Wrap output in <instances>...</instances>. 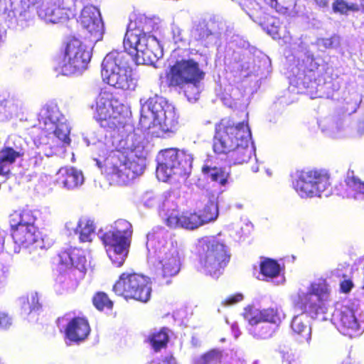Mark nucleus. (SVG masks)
Segmentation results:
<instances>
[{
	"instance_id": "e2e57ef3",
	"label": "nucleus",
	"mask_w": 364,
	"mask_h": 364,
	"mask_svg": "<svg viewBox=\"0 0 364 364\" xmlns=\"http://www.w3.org/2000/svg\"><path fill=\"white\" fill-rule=\"evenodd\" d=\"M358 132L360 135L364 133V117L361 118L358 124Z\"/></svg>"
},
{
	"instance_id": "13d9d810",
	"label": "nucleus",
	"mask_w": 364,
	"mask_h": 364,
	"mask_svg": "<svg viewBox=\"0 0 364 364\" xmlns=\"http://www.w3.org/2000/svg\"><path fill=\"white\" fill-rule=\"evenodd\" d=\"M278 23H279V21L274 19L273 22L272 23V28L271 29L268 28V33L270 35H272L274 38H276L277 37H280L279 36V28L277 26Z\"/></svg>"
},
{
	"instance_id": "2eb2a0df",
	"label": "nucleus",
	"mask_w": 364,
	"mask_h": 364,
	"mask_svg": "<svg viewBox=\"0 0 364 364\" xmlns=\"http://www.w3.org/2000/svg\"><path fill=\"white\" fill-rule=\"evenodd\" d=\"M91 108L95 109L94 118L102 127L114 129L124 124L127 108L112 93L100 92Z\"/></svg>"
},
{
	"instance_id": "dca6fc26",
	"label": "nucleus",
	"mask_w": 364,
	"mask_h": 364,
	"mask_svg": "<svg viewBox=\"0 0 364 364\" xmlns=\"http://www.w3.org/2000/svg\"><path fill=\"white\" fill-rule=\"evenodd\" d=\"M90 59L89 48L79 39L73 38L66 44L63 57L58 61V69L64 75L81 74L87 69Z\"/></svg>"
},
{
	"instance_id": "4468645a",
	"label": "nucleus",
	"mask_w": 364,
	"mask_h": 364,
	"mask_svg": "<svg viewBox=\"0 0 364 364\" xmlns=\"http://www.w3.org/2000/svg\"><path fill=\"white\" fill-rule=\"evenodd\" d=\"M243 316L250 324L249 331L255 338L267 339L270 338L276 326L280 323L283 313L278 308L259 310L253 306L244 309Z\"/></svg>"
},
{
	"instance_id": "79ce46f5",
	"label": "nucleus",
	"mask_w": 364,
	"mask_h": 364,
	"mask_svg": "<svg viewBox=\"0 0 364 364\" xmlns=\"http://www.w3.org/2000/svg\"><path fill=\"white\" fill-rule=\"evenodd\" d=\"M80 228H79L78 231L79 240L82 242L92 241L93 237H95V229L93 221L86 218H81L80 219Z\"/></svg>"
},
{
	"instance_id": "680f3d73",
	"label": "nucleus",
	"mask_w": 364,
	"mask_h": 364,
	"mask_svg": "<svg viewBox=\"0 0 364 364\" xmlns=\"http://www.w3.org/2000/svg\"><path fill=\"white\" fill-rule=\"evenodd\" d=\"M232 333H233L235 338H238L240 335V331L237 323H233L231 325Z\"/></svg>"
},
{
	"instance_id": "bb28decb",
	"label": "nucleus",
	"mask_w": 364,
	"mask_h": 364,
	"mask_svg": "<svg viewBox=\"0 0 364 364\" xmlns=\"http://www.w3.org/2000/svg\"><path fill=\"white\" fill-rule=\"evenodd\" d=\"M320 127L322 132L332 139H346L353 136L348 124L341 117L326 119L320 124Z\"/></svg>"
},
{
	"instance_id": "423d86ee",
	"label": "nucleus",
	"mask_w": 364,
	"mask_h": 364,
	"mask_svg": "<svg viewBox=\"0 0 364 364\" xmlns=\"http://www.w3.org/2000/svg\"><path fill=\"white\" fill-rule=\"evenodd\" d=\"M294 57L297 58V64L291 69L289 83L291 92L296 88L297 93H303L307 89L317 90L320 77L323 74L322 60L314 58L309 50L307 46L302 42L298 45V50Z\"/></svg>"
},
{
	"instance_id": "412c9836",
	"label": "nucleus",
	"mask_w": 364,
	"mask_h": 364,
	"mask_svg": "<svg viewBox=\"0 0 364 364\" xmlns=\"http://www.w3.org/2000/svg\"><path fill=\"white\" fill-rule=\"evenodd\" d=\"M25 151V140L19 136H9L0 149V176L9 178L14 164L24 156Z\"/></svg>"
},
{
	"instance_id": "393cba45",
	"label": "nucleus",
	"mask_w": 364,
	"mask_h": 364,
	"mask_svg": "<svg viewBox=\"0 0 364 364\" xmlns=\"http://www.w3.org/2000/svg\"><path fill=\"white\" fill-rule=\"evenodd\" d=\"M256 278L261 281L271 282L274 285L283 284L285 281L284 268L277 260L264 258L259 263V272Z\"/></svg>"
},
{
	"instance_id": "6e6552de",
	"label": "nucleus",
	"mask_w": 364,
	"mask_h": 364,
	"mask_svg": "<svg viewBox=\"0 0 364 364\" xmlns=\"http://www.w3.org/2000/svg\"><path fill=\"white\" fill-rule=\"evenodd\" d=\"M205 73L199 68L198 63L192 60H178L170 68L167 73L168 86L183 90L190 102H196L201 92V80Z\"/></svg>"
},
{
	"instance_id": "b1692460",
	"label": "nucleus",
	"mask_w": 364,
	"mask_h": 364,
	"mask_svg": "<svg viewBox=\"0 0 364 364\" xmlns=\"http://www.w3.org/2000/svg\"><path fill=\"white\" fill-rule=\"evenodd\" d=\"M65 316L61 321H66L65 329V337L70 343H78L85 341L90 332V327L87 320L85 317L70 318Z\"/></svg>"
},
{
	"instance_id": "603ef678",
	"label": "nucleus",
	"mask_w": 364,
	"mask_h": 364,
	"mask_svg": "<svg viewBox=\"0 0 364 364\" xmlns=\"http://www.w3.org/2000/svg\"><path fill=\"white\" fill-rule=\"evenodd\" d=\"M340 43V38L338 36H333L331 38H318L316 44L319 48H331L337 47Z\"/></svg>"
},
{
	"instance_id": "69168bd1",
	"label": "nucleus",
	"mask_w": 364,
	"mask_h": 364,
	"mask_svg": "<svg viewBox=\"0 0 364 364\" xmlns=\"http://www.w3.org/2000/svg\"><path fill=\"white\" fill-rule=\"evenodd\" d=\"M4 236L2 232H0V252L4 250Z\"/></svg>"
},
{
	"instance_id": "4d7b16f0",
	"label": "nucleus",
	"mask_w": 364,
	"mask_h": 364,
	"mask_svg": "<svg viewBox=\"0 0 364 364\" xmlns=\"http://www.w3.org/2000/svg\"><path fill=\"white\" fill-rule=\"evenodd\" d=\"M9 274V266L0 263V287H1L6 281Z\"/></svg>"
},
{
	"instance_id": "3c124183",
	"label": "nucleus",
	"mask_w": 364,
	"mask_h": 364,
	"mask_svg": "<svg viewBox=\"0 0 364 364\" xmlns=\"http://www.w3.org/2000/svg\"><path fill=\"white\" fill-rule=\"evenodd\" d=\"M264 2L277 11L282 12L288 9L294 4V0H264Z\"/></svg>"
},
{
	"instance_id": "f704fd0d",
	"label": "nucleus",
	"mask_w": 364,
	"mask_h": 364,
	"mask_svg": "<svg viewBox=\"0 0 364 364\" xmlns=\"http://www.w3.org/2000/svg\"><path fill=\"white\" fill-rule=\"evenodd\" d=\"M225 189H220L218 193L206 190L205 196L208 198V202L205 204L202 213L200 215L201 220L204 224L215 221L218 216V200L219 195L222 193Z\"/></svg>"
},
{
	"instance_id": "5701e85b",
	"label": "nucleus",
	"mask_w": 364,
	"mask_h": 364,
	"mask_svg": "<svg viewBox=\"0 0 364 364\" xmlns=\"http://www.w3.org/2000/svg\"><path fill=\"white\" fill-rule=\"evenodd\" d=\"M79 22L87 32V37L91 42L97 43L102 39L104 23L97 8L93 6H85L79 16Z\"/></svg>"
},
{
	"instance_id": "c9c22d12",
	"label": "nucleus",
	"mask_w": 364,
	"mask_h": 364,
	"mask_svg": "<svg viewBox=\"0 0 364 364\" xmlns=\"http://www.w3.org/2000/svg\"><path fill=\"white\" fill-rule=\"evenodd\" d=\"M202 173L205 179L219 184L221 188L225 187L228 183L229 173L223 168L212 166L208 162L203 166Z\"/></svg>"
},
{
	"instance_id": "9d476101",
	"label": "nucleus",
	"mask_w": 364,
	"mask_h": 364,
	"mask_svg": "<svg viewBox=\"0 0 364 364\" xmlns=\"http://www.w3.org/2000/svg\"><path fill=\"white\" fill-rule=\"evenodd\" d=\"M197 254L205 274L218 278L230 261L228 247L216 236H205L198 240Z\"/></svg>"
},
{
	"instance_id": "a19ab883",
	"label": "nucleus",
	"mask_w": 364,
	"mask_h": 364,
	"mask_svg": "<svg viewBox=\"0 0 364 364\" xmlns=\"http://www.w3.org/2000/svg\"><path fill=\"white\" fill-rule=\"evenodd\" d=\"M21 314L23 316L34 317L41 309L38 297H21Z\"/></svg>"
},
{
	"instance_id": "7c9ffc66",
	"label": "nucleus",
	"mask_w": 364,
	"mask_h": 364,
	"mask_svg": "<svg viewBox=\"0 0 364 364\" xmlns=\"http://www.w3.org/2000/svg\"><path fill=\"white\" fill-rule=\"evenodd\" d=\"M216 23L213 21H200L196 24L191 32L193 38L200 41L205 46L216 43L219 32L215 29Z\"/></svg>"
},
{
	"instance_id": "9b49d317",
	"label": "nucleus",
	"mask_w": 364,
	"mask_h": 364,
	"mask_svg": "<svg viewBox=\"0 0 364 364\" xmlns=\"http://www.w3.org/2000/svg\"><path fill=\"white\" fill-rule=\"evenodd\" d=\"M133 230L132 224L126 220L119 219L109 230L101 235L107 256L112 263L121 267L129 254Z\"/></svg>"
},
{
	"instance_id": "a18cd8bd",
	"label": "nucleus",
	"mask_w": 364,
	"mask_h": 364,
	"mask_svg": "<svg viewBox=\"0 0 364 364\" xmlns=\"http://www.w3.org/2000/svg\"><path fill=\"white\" fill-rule=\"evenodd\" d=\"M107 134L102 129L90 130L82 134L83 141L90 147V150L102 139H105Z\"/></svg>"
},
{
	"instance_id": "2f4dec72",
	"label": "nucleus",
	"mask_w": 364,
	"mask_h": 364,
	"mask_svg": "<svg viewBox=\"0 0 364 364\" xmlns=\"http://www.w3.org/2000/svg\"><path fill=\"white\" fill-rule=\"evenodd\" d=\"M343 190L341 195L343 198L353 199L358 202H364V182L353 175V172H348L344 183L341 184Z\"/></svg>"
},
{
	"instance_id": "4c0bfd02",
	"label": "nucleus",
	"mask_w": 364,
	"mask_h": 364,
	"mask_svg": "<svg viewBox=\"0 0 364 364\" xmlns=\"http://www.w3.org/2000/svg\"><path fill=\"white\" fill-rule=\"evenodd\" d=\"M36 216L29 210H24L21 212H14L9 216V223L11 230L17 229L18 227L29 228L36 226Z\"/></svg>"
},
{
	"instance_id": "de8ad7c7",
	"label": "nucleus",
	"mask_w": 364,
	"mask_h": 364,
	"mask_svg": "<svg viewBox=\"0 0 364 364\" xmlns=\"http://www.w3.org/2000/svg\"><path fill=\"white\" fill-rule=\"evenodd\" d=\"M242 9L247 13V14L255 21L254 16L258 14L261 8L257 2L254 0H247L241 4Z\"/></svg>"
},
{
	"instance_id": "a211bd4d",
	"label": "nucleus",
	"mask_w": 364,
	"mask_h": 364,
	"mask_svg": "<svg viewBox=\"0 0 364 364\" xmlns=\"http://www.w3.org/2000/svg\"><path fill=\"white\" fill-rule=\"evenodd\" d=\"M157 200L161 203L159 205L161 214H163L166 224L170 228L195 230L203 225L200 215L196 213L184 212L180 214L169 193H164Z\"/></svg>"
},
{
	"instance_id": "6ab92c4d",
	"label": "nucleus",
	"mask_w": 364,
	"mask_h": 364,
	"mask_svg": "<svg viewBox=\"0 0 364 364\" xmlns=\"http://www.w3.org/2000/svg\"><path fill=\"white\" fill-rule=\"evenodd\" d=\"M250 132L247 124L238 123L234 126L229 121L222 120L216 126L213 150L218 154H229L242 139L243 132Z\"/></svg>"
},
{
	"instance_id": "774afa93",
	"label": "nucleus",
	"mask_w": 364,
	"mask_h": 364,
	"mask_svg": "<svg viewBox=\"0 0 364 364\" xmlns=\"http://www.w3.org/2000/svg\"><path fill=\"white\" fill-rule=\"evenodd\" d=\"M191 342H192L193 346H198L199 343H200L198 339L197 338H196L195 336L192 337Z\"/></svg>"
},
{
	"instance_id": "c03bdc74",
	"label": "nucleus",
	"mask_w": 364,
	"mask_h": 364,
	"mask_svg": "<svg viewBox=\"0 0 364 364\" xmlns=\"http://www.w3.org/2000/svg\"><path fill=\"white\" fill-rule=\"evenodd\" d=\"M48 132H51L60 141L62 145L68 144L70 143V127L66 123V119L55 124L53 129H46Z\"/></svg>"
},
{
	"instance_id": "c85d7f7f",
	"label": "nucleus",
	"mask_w": 364,
	"mask_h": 364,
	"mask_svg": "<svg viewBox=\"0 0 364 364\" xmlns=\"http://www.w3.org/2000/svg\"><path fill=\"white\" fill-rule=\"evenodd\" d=\"M251 132H245L239 144L228 154L230 161L233 164H242L248 162L252 154L255 155V148L250 146Z\"/></svg>"
},
{
	"instance_id": "aec40b11",
	"label": "nucleus",
	"mask_w": 364,
	"mask_h": 364,
	"mask_svg": "<svg viewBox=\"0 0 364 364\" xmlns=\"http://www.w3.org/2000/svg\"><path fill=\"white\" fill-rule=\"evenodd\" d=\"M117 296H151L150 278L139 274L123 273L113 286Z\"/></svg>"
},
{
	"instance_id": "0eeeda50",
	"label": "nucleus",
	"mask_w": 364,
	"mask_h": 364,
	"mask_svg": "<svg viewBox=\"0 0 364 364\" xmlns=\"http://www.w3.org/2000/svg\"><path fill=\"white\" fill-rule=\"evenodd\" d=\"M327 297H297L295 309L301 313L293 317L291 322L292 331L299 336L300 342L309 343L311 338L310 319L326 321L329 319L332 308Z\"/></svg>"
},
{
	"instance_id": "f8f14e48",
	"label": "nucleus",
	"mask_w": 364,
	"mask_h": 364,
	"mask_svg": "<svg viewBox=\"0 0 364 364\" xmlns=\"http://www.w3.org/2000/svg\"><path fill=\"white\" fill-rule=\"evenodd\" d=\"M58 257L57 282L68 289L76 288L86 272L87 259L85 251L70 247L62 251Z\"/></svg>"
},
{
	"instance_id": "8fccbe9b",
	"label": "nucleus",
	"mask_w": 364,
	"mask_h": 364,
	"mask_svg": "<svg viewBox=\"0 0 364 364\" xmlns=\"http://www.w3.org/2000/svg\"><path fill=\"white\" fill-rule=\"evenodd\" d=\"M92 303L99 311H110L113 306V302L109 297H93Z\"/></svg>"
},
{
	"instance_id": "473e14b6",
	"label": "nucleus",
	"mask_w": 364,
	"mask_h": 364,
	"mask_svg": "<svg viewBox=\"0 0 364 364\" xmlns=\"http://www.w3.org/2000/svg\"><path fill=\"white\" fill-rule=\"evenodd\" d=\"M65 118L61 114L56 103L50 102L41 109L38 120L42 129H53L55 124L63 122Z\"/></svg>"
},
{
	"instance_id": "6e6d98bb",
	"label": "nucleus",
	"mask_w": 364,
	"mask_h": 364,
	"mask_svg": "<svg viewBox=\"0 0 364 364\" xmlns=\"http://www.w3.org/2000/svg\"><path fill=\"white\" fill-rule=\"evenodd\" d=\"M79 228H80V220L77 222L68 221L65 223V229L70 235H78Z\"/></svg>"
},
{
	"instance_id": "ea45409f",
	"label": "nucleus",
	"mask_w": 364,
	"mask_h": 364,
	"mask_svg": "<svg viewBox=\"0 0 364 364\" xmlns=\"http://www.w3.org/2000/svg\"><path fill=\"white\" fill-rule=\"evenodd\" d=\"M316 4L321 7L328 5L332 1V8L334 12L340 14H346L348 11H356L358 9L357 4L348 1V0H315Z\"/></svg>"
},
{
	"instance_id": "39448f33",
	"label": "nucleus",
	"mask_w": 364,
	"mask_h": 364,
	"mask_svg": "<svg viewBox=\"0 0 364 364\" xmlns=\"http://www.w3.org/2000/svg\"><path fill=\"white\" fill-rule=\"evenodd\" d=\"M125 50H112L109 53L102 63V77L104 82L116 89L134 90L137 80L133 76L130 65L131 60L136 62V53L133 48L125 47Z\"/></svg>"
},
{
	"instance_id": "ddd939ff",
	"label": "nucleus",
	"mask_w": 364,
	"mask_h": 364,
	"mask_svg": "<svg viewBox=\"0 0 364 364\" xmlns=\"http://www.w3.org/2000/svg\"><path fill=\"white\" fill-rule=\"evenodd\" d=\"M334 316L342 334L350 338L360 336L364 331V297H346Z\"/></svg>"
},
{
	"instance_id": "1a4fd4ad",
	"label": "nucleus",
	"mask_w": 364,
	"mask_h": 364,
	"mask_svg": "<svg viewBox=\"0 0 364 364\" xmlns=\"http://www.w3.org/2000/svg\"><path fill=\"white\" fill-rule=\"evenodd\" d=\"M193 155L186 150L168 149L157 156L156 177L164 182H180L192 171Z\"/></svg>"
},
{
	"instance_id": "864d4df0",
	"label": "nucleus",
	"mask_w": 364,
	"mask_h": 364,
	"mask_svg": "<svg viewBox=\"0 0 364 364\" xmlns=\"http://www.w3.org/2000/svg\"><path fill=\"white\" fill-rule=\"evenodd\" d=\"M14 318L9 313L0 311V331H6L13 325Z\"/></svg>"
},
{
	"instance_id": "f03ea898",
	"label": "nucleus",
	"mask_w": 364,
	"mask_h": 364,
	"mask_svg": "<svg viewBox=\"0 0 364 364\" xmlns=\"http://www.w3.org/2000/svg\"><path fill=\"white\" fill-rule=\"evenodd\" d=\"M159 23L154 18H140L129 23L124 36L125 47L133 48L136 53V64L154 65L164 55V48L176 47L169 30L162 39L156 35Z\"/></svg>"
},
{
	"instance_id": "37998d69",
	"label": "nucleus",
	"mask_w": 364,
	"mask_h": 364,
	"mask_svg": "<svg viewBox=\"0 0 364 364\" xmlns=\"http://www.w3.org/2000/svg\"><path fill=\"white\" fill-rule=\"evenodd\" d=\"M223 352L219 349H212L196 358L194 364H221Z\"/></svg>"
},
{
	"instance_id": "cd10ccee",
	"label": "nucleus",
	"mask_w": 364,
	"mask_h": 364,
	"mask_svg": "<svg viewBox=\"0 0 364 364\" xmlns=\"http://www.w3.org/2000/svg\"><path fill=\"white\" fill-rule=\"evenodd\" d=\"M36 0H0V10L5 18L12 21L19 17H26L27 11Z\"/></svg>"
},
{
	"instance_id": "5fc2aeb1",
	"label": "nucleus",
	"mask_w": 364,
	"mask_h": 364,
	"mask_svg": "<svg viewBox=\"0 0 364 364\" xmlns=\"http://www.w3.org/2000/svg\"><path fill=\"white\" fill-rule=\"evenodd\" d=\"M353 287L354 284L350 279H345L340 282L339 292L345 294H349Z\"/></svg>"
},
{
	"instance_id": "e433bc0d",
	"label": "nucleus",
	"mask_w": 364,
	"mask_h": 364,
	"mask_svg": "<svg viewBox=\"0 0 364 364\" xmlns=\"http://www.w3.org/2000/svg\"><path fill=\"white\" fill-rule=\"evenodd\" d=\"M23 103L17 99L10 98L0 102V120L6 121L22 111Z\"/></svg>"
},
{
	"instance_id": "bf43d9fd",
	"label": "nucleus",
	"mask_w": 364,
	"mask_h": 364,
	"mask_svg": "<svg viewBox=\"0 0 364 364\" xmlns=\"http://www.w3.org/2000/svg\"><path fill=\"white\" fill-rule=\"evenodd\" d=\"M243 297H228L227 299H225L224 301H223V305L225 306H231L235 304H237V302L240 301Z\"/></svg>"
},
{
	"instance_id": "a878e982",
	"label": "nucleus",
	"mask_w": 364,
	"mask_h": 364,
	"mask_svg": "<svg viewBox=\"0 0 364 364\" xmlns=\"http://www.w3.org/2000/svg\"><path fill=\"white\" fill-rule=\"evenodd\" d=\"M38 16L46 23H58L69 18L68 10L57 4L55 1H43L38 8Z\"/></svg>"
},
{
	"instance_id": "09e8293b",
	"label": "nucleus",
	"mask_w": 364,
	"mask_h": 364,
	"mask_svg": "<svg viewBox=\"0 0 364 364\" xmlns=\"http://www.w3.org/2000/svg\"><path fill=\"white\" fill-rule=\"evenodd\" d=\"M169 31L172 36V41H174V45L176 46V47L173 48L174 50L185 44L182 30L178 26L172 24Z\"/></svg>"
},
{
	"instance_id": "052dcab7",
	"label": "nucleus",
	"mask_w": 364,
	"mask_h": 364,
	"mask_svg": "<svg viewBox=\"0 0 364 364\" xmlns=\"http://www.w3.org/2000/svg\"><path fill=\"white\" fill-rule=\"evenodd\" d=\"M62 148H63V146H58L57 147H52V148H50V149L48 151H45V155L48 157L55 155V154H57L58 150L61 149Z\"/></svg>"
},
{
	"instance_id": "4be33fe9",
	"label": "nucleus",
	"mask_w": 364,
	"mask_h": 364,
	"mask_svg": "<svg viewBox=\"0 0 364 364\" xmlns=\"http://www.w3.org/2000/svg\"><path fill=\"white\" fill-rule=\"evenodd\" d=\"M12 237L14 243L18 246L15 247L14 252L18 253L21 247L30 248L31 250L48 249L50 247L51 242L48 238L43 237L38 231L36 226L29 228L18 227L12 230Z\"/></svg>"
},
{
	"instance_id": "0e129e2a",
	"label": "nucleus",
	"mask_w": 364,
	"mask_h": 364,
	"mask_svg": "<svg viewBox=\"0 0 364 364\" xmlns=\"http://www.w3.org/2000/svg\"><path fill=\"white\" fill-rule=\"evenodd\" d=\"M159 364H177V363H176V361L174 358L170 357V358H166V359L163 360Z\"/></svg>"
},
{
	"instance_id": "f257e3e1",
	"label": "nucleus",
	"mask_w": 364,
	"mask_h": 364,
	"mask_svg": "<svg viewBox=\"0 0 364 364\" xmlns=\"http://www.w3.org/2000/svg\"><path fill=\"white\" fill-rule=\"evenodd\" d=\"M90 151L102 159L94 158L97 166L102 168L105 163L111 180L119 186L129 184L145 168L144 136L136 131L122 139L119 147L107 136Z\"/></svg>"
},
{
	"instance_id": "c756f323",
	"label": "nucleus",
	"mask_w": 364,
	"mask_h": 364,
	"mask_svg": "<svg viewBox=\"0 0 364 364\" xmlns=\"http://www.w3.org/2000/svg\"><path fill=\"white\" fill-rule=\"evenodd\" d=\"M84 180L82 172L74 167L60 168L56 174V183L68 190L80 187Z\"/></svg>"
},
{
	"instance_id": "7ed1b4c3",
	"label": "nucleus",
	"mask_w": 364,
	"mask_h": 364,
	"mask_svg": "<svg viewBox=\"0 0 364 364\" xmlns=\"http://www.w3.org/2000/svg\"><path fill=\"white\" fill-rule=\"evenodd\" d=\"M146 239L148 262L156 266L164 278L177 275L183 254L171 233L164 228L155 227Z\"/></svg>"
},
{
	"instance_id": "f3484780",
	"label": "nucleus",
	"mask_w": 364,
	"mask_h": 364,
	"mask_svg": "<svg viewBox=\"0 0 364 364\" xmlns=\"http://www.w3.org/2000/svg\"><path fill=\"white\" fill-rule=\"evenodd\" d=\"M328 176L324 171H298L292 186L301 198L320 197L329 186Z\"/></svg>"
},
{
	"instance_id": "20e7f679",
	"label": "nucleus",
	"mask_w": 364,
	"mask_h": 364,
	"mask_svg": "<svg viewBox=\"0 0 364 364\" xmlns=\"http://www.w3.org/2000/svg\"><path fill=\"white\" fill-rule=\"evenodd\" d=\"M140 124L155 137H164L177 129L178 116L173 105L165 98L155 95L148 100H140Z\"/></svg>"
},
{
	"instance_id": "58836bf2",
	"label": "nucleus",
	"mask_w": 364,
	"mask_h": 364,
	"mask_svg": "<svg viewBox=\"0 0 364 364\" xmlns=\"http://www.w3.org/2000/svg\"><path fill=\"white\" fill-rule=\"evenodd\" d=\"M146 341L148 342L154 351L158 352L165 348L168 341V336L165 328L159 331L154 330L147 336Z\"/></svg>"
},
{
	"instance_id": "72a5a7b5",
	"label": "nucleus",
	"mask_w": 364,
	"mask_h": 364,
	"mask_svg": "<svg viewBox=\"0 0 364 364\" xmlns=\"http://www.w3.org/2000/svg\"><path fill=\"white\" fill-rule=\"evenodd\" d=\"M332 293V287L323 277L316 278L299 289V296H330Z\"/></svg>"
},
{
	"instance_id": "49530a36",
	"label": "nucleus",
	"mask_w": 364,
	"mask_h": 364,
	"mask_svg": "<svg viewBox=\"0 0 364 364\" xmlns=\"http://www.w3.org/2000/svg\"><path fill=\"white\" fill-rule=\"evenodd\" d=\"M362 101L361 96L357 92H353L344 99V109L349 114L355 113Z\"/></svg>"
},
{
	"instance_id": "338daca9",
	"label": "nucleus",
	"mask_w": 364,
	"mask_h": 364,
	"mask_svg": "<svg viewBox=\"0 0 364 364\" xmlns=\"http://www.w3.org/2000/svg\"><path fill=\"white\" fill-rule=\"evenodd\" d=\"M142 303H147L149 300V297H131Z\"/></svg>"
}]
</instances>
